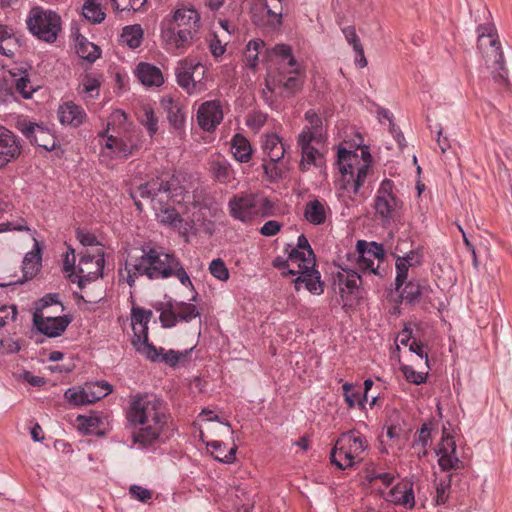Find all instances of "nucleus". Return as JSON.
Segmentation results:
<instances>
[{
    "label": "nucleus",
    "mask_w": 512,
    "mask_h": 512,
    "mask_svg": "<svg viewBox=\"0 0 512 512\" xmlns=\"http://www.w3.org/2000/svg\"><path fill=\"white\" fill-rule=\"evenodd\" d=\"M100 79L96 74H85L78 86V93L85 98H95L99 95Z\"/></svg>",
    "instance_id": "37"
},
{
    "label": "nucleus",
    "mask_w": 512,
    "mask_h": 512,
    "mask_svg": "<svg viewBox=\"0 0 512 512\" xmlns=\"http://www.w3.org/2000/svg\"><path fill=\"white\" fill-rule=\"evenodd\" d=\"M374 260L373 258L360 254L357 262L359 269L364 273L369 272L374 275H379V266H375Z\"/></svg>",
    "instance_id": "54"
},
{
    "label": "nucleus",
    "mask_w": 512,
    "mask_h": 512,
    "mask_svg": "<svg viewBox=\"0 0 512 512\" xmlns=\"http://www.w3.org/2000/svg\"><path fill=\"white\" fill-rule=\"evenodd\" d=\"M420 292V285L409 281L401 291V297L409 302H412L418 298Z\"/></svg>",
    "instance_id": "55"
},
{
    "label": "nucleus",
    "mask_w": 512,
    "mask_h": 512,
    "mask_svg": "<svg viewBox=\"0 0 512 512\" xmlns=\"http://www.w3.org/2000/svg\"><path fill=\"white\" fill-rule=\"evenodd\" d=\"M58 118L62 124L78 127L86 119V112L81 106L69 101L60 105Z\"/></svg>",
    "instance_id": "26"
},
{
    "label": "nucleus",
    "mask_w": 512,
    "mask_h": 512,
    "mask_svg": "<svg viewBox=\"0 0 512 512\" xmlns=\"http://www.w3.org/2000/svg\"><path fill=\"white\" fill-rule=\"evenodd\" d=\"M267 120V116L262 112H254L250 114L246 120V124L254 130H259Z\"/></svg>",
    "instance_id": "62"
},
{
    "label": "nucleus",
    "mask_w": 512,
    "mask_h": 512,
    "mask_svg": "<svg viewBox=\"0 0 512 512\" xmlns=\"http://www.w3.org/2000/svg\"><path fill=\"white\" fill-rule=\"evenodd\" d=\"M401 371L405 379L413 384H422L426 380V376L423 373L415 371L412 367L403 365Z\"/></svg>",
    "instance_id": "53"
},
{
    "label": "nucleus",
    "mask_w": 512,
    "mask_h": 512,
    "mask_svg": "<svg viewBox=\"0 0 512 512\" xmlns=\"http://www.w3.org/2000/svg\"><path fill=\"white\" fill-rule=\"evenodd\" d=\"M357 250L359 254L366 255L378 261H383L385 257L383 246L376 242L367 243L366 241L359 240L357 242Z\"/></svg>",
    "instance_id": "41"
},
{
    "label": "nucleus",
    "mask_w": 512,
    "mask_h": 512,
    "mask_svg": "<svg viewBox=\"0 0 512 512\" xmlns=\"http://www.w3.org/2000/svg\"><path fill=\"white\" fill-rule=\"evenodd\" d=\"M15 88L24 98L28 99L32 96L33 88L30 81L26 77H20L15 81Z\"/></svg>",
    "instance_id": "59"
},
{
    "label": "nucleus",
    "mask_w": 512,
    "mask_h": 512,
    "mask_svg": "<svg viewBox=\"0 0 512 512\" xmlns=\"http://www.w3.org/2000/svg\"><path fill=\"white\" fill-rule=\"evenodd\" d=\"M126 418L131 425L141 427L134 434L135 442L147 446L159 438L168 415L164 402L156 395L138 393L129 398Z\"/></svg>",
    "instance_id": "4"
},
{
    "label": "nucleus",
    "mask_w": 512,
    "mask_h": 512,
    "mask_svg": "<svg viewBox=\"0 0 512 512\" xmlns=\"http://www.w3.org/2000/svg\"><path fill=\"white\" fill-rule=\"evenodd\" d=\"M76 52L81 58L86 59L89 62H94L100 56V49L98 46L89 42L83 36L77 37Z\"/></svg>",
    "instance_id": "40"
},
{
    "label": "nucleus",
    "mask_w": 512,
    "mask_h": 512,
    "mask_svg": "<svg viewBox=\"0 0 512 512\" xmlns=\"http://www.w3.org/2000/svg\"><path fill=\"white\" fill-rule=\"evenodd\" d=\"M153 313L143 308H133L131 313V324L134 333L133 345L136 350L147 359H155L156 347L148 341V323Z\"/></svg>",
    "instance_id": "14"
},
{
    "label": "nucleus",
    "mask_w": 512,
    "mask_h": 512,
    "mask_svg": "<svg viewBox=\"0 0 512 512\" xmlns=\"http://www.w3.org/2000/svg\"><path fill=\"white\" fill-rule=\"evenodd\" d=\"M397 259L404 262L408 266L417 267L422 262V254L418 250H411L404 256H397Z\"/></svg>",
    "instance_id": "60"
},
{
    "label": "nucleus",
    "mask_w": 512,
    "mask_h": 512,
    "mask_svg": "<svg viewBox=\"0 0 512 512\" xmlns=\"http://www.w3.org/2000/svg\"><path fill=\"white\" fill-rule=\"evenodd\" d=\"M273 53L280 57L278 69L266 78V88L275 96L289 98L302 89L304 72L300 64L292 56L290 46L277 44Z\"/></svg>",
    "instance_id": "6"
},
{
    "label": "nucleus",
    "mask_w": 512,
    "mask_h": 512,
    "mask_svg": "<svg viewBox=\"0 0 512 512\" xmlns=\"http://www.w3.org/2000/svg\"><path fill=\"white\" fill-rule=\"evenodd\" d=\"M308 125L303 127L297 136V147L301 151L299 168L307 171L311 165L320 166L322 155L318 146L324 142V131L321 117L312 109L305 112Z\"/></svg>",
    "instance_id": "9"
},
{
    "label": "nucleus",
    "mask_w": 512,
    "mask_h": 512,
    "mask_svg": "<svg viewBox=\"0 0 512 512\" xmlns=\"http://www.w3.org/2000/svg\"><path fill=\"white\" fill-rule=\"evenodd\" d=\"M297 247H298V249H293L291 251V253L297 251L300 254L301 258H303V257L304 258L314 257V254H313V251H312V249L310 247V244H309L307 238L304 235H300L298 237Z\"/></svg>",
    "instance_id": "57"
},
{
    "label": "nucleus",
    "mask_w": 512,
    "mask_h": 512,
    "mask_svg": "<svg viewBox=\"0 0 512 512\" xmlns=\"http://www.w3.org/2000/svg\"><path fill=\"white\" fill-rule=\"evenodd\" d=\"M337 279L343 300H347L346 294H354L362 282L361 276L355 271H345L344 273H338Z\"/></svg>",
    "instance_id": "33"
},
{
    "label": "nucleus",
    "mask_w": 512,
    "mask_h": 512,
    "mask_svg": "<svg viewBox=\"0 0 512 512\" xmlns=\"http://www.w3.org/2000/svg\"><path fill=\"white\" fill-rule=\"evenodd\" d=\"M264 7L268 16L273 18V22L281 23L282 4L281 0H264Z\"/></svg>",
    "instance_id": "48"
},
{
    "label": "nucleus",
    "mask_w": 512,
    "mask_h": 512,
    "mask_svg": "<svg viewBox=\"0 0 512 512\" xmlns=\"http://www.w3.org/2000/svg\"><path fill=\"white\" fill-rule=\"evenodd\" d=\"M262 149L264 155L273 162H280L286 153L282 140L273 133L263 136Z\"/></svg>",
    "instance_id": "29"
},
{
    "label": "nucleus",
    "mask_w": 512,
    "mask_h": 512,
    "mask_svg": "<svg viewBox=\"0 0 512 512\" xmlns=\"http://www.w3.org/2000/svg\"><path fill=\"white\" fill-rule=\"evenodd\" d=\"M477 33L478 49L488 69L491 70L493 80L501 87H509L508 71L504 66V56L495 25L492 23L479 25Z\"/></svg>",
    "instance_id": "8"
},
{
    "label": "nucleus",
    "mask_w": 512,
    "mask_h": 512,
    "mask_svg": "<svg viewBox=\"0 0 512 512\" xmlns=\"http://www.w3.org/2000/svg\"><path fill=\"white\" fill-rule=\"evenodd\" d=\"M331 216V209L323 200L314 199L305 204L304 217L313 225H322Z\"/></svg>",
    "instance_id": "24"
},
{
    "label": "nucleus",
    "mask_w": 512,
    "mask_h": 512,
    "mask_svg": "<svg viewBox=\"0 0 512 512\" xmlns=\"http://www.w3.org/2000/svg\"><path fill=\"white\" fill-rule=\"evenodd\" d=\"M130 195L138 210H142L139 198L149 199L160 223L174 228L180 226L181 205L185 202L187 195L176 180L169 181L164 177H158L141 184L131 191Z\"/></svg>",
    "instance_id": "1"
},
{
    "label": "nucleus",
    "mask_w": 512,
    "mask_h": 512,
    "mask_svg": "<svg viewBox=\"0 0 512 512\" xmlns=\"http://www.w3.org/2000/svg\"><path fill=\"white\" fill-rule=\"evenodd\" d=\"M393 189V181L384 179L380 183L374 199L375 215L385 222L394 219L401 207V201Z\"/></svg>",
    "instance_id": "15"
},
{
    "label": "nucleus",
    "mask_w": 512,
    "mask_h": 512,
    "mask_svg": "<svg viewBox=\"0 0 512 512\" xmlns=\"http://www.w3.org/2000/svg\"><path fill=\"white\" fill-rule=\"evenodd\" d=\"M138 80L147 87H159L164 83V76L160 68L147 63L140 62L135 69Z\"/></svg>",
    "instance_id": "25"
},
{
    "label": "nucleus",
    "mask_w": 512,
    "mask_h": 512,
    "mask_svg": "<svg viewBox=\"0 0 512 512\" xmlns=\"http://www.w3.org/2000/svg\"><path fill=\"white\" fill-rule=\"evenodd\" d=\"M210 177L220 184L228 185L236 180V172L229 160L221 153L210 155L207 161Z\"/></svg>",
    "instance_id": "18"
},
{
    "label": "nucleus",
    "mask_w": 512,
    "mask_h": 512,
    "mask_svg": "<svg viewBox=\"0 0 512 512\" xmlns=\"http://www.w3.org/2000/svg\"><path fill=\"white\" fill-rule=\"evenodd\" d=\"M201 17L192 7L176 9L170 19L164 18L160 24V38L167 51L182 54L198 38Z\"/></svg>",
    "instance_id": "5"
},
{
    "label": "nucleus",
    "mask_w": 512,
    "mask_h": 512,
    "mask_svg": "<svg viewBox=\"0 0 512 512\" xmlns=\"http://www.w3.org/2000/svg\"><path fill=\"white\" fill-rule=\"evenodd\" d=\"M277 163L278 162H273L271 160H269V162H266L264 160V163L262 165L264 173L270 181H276L285 176L284 168L280 165H277Z\"/></svg>",
    "instance_id": "47"
},
{
    "label": "nucleus",
    "mask_w": 512,
    "mask_h": 512,
    "mask_svg": "<svg viewBox=\"0 0 512 512\" xmlns=\"http://www.w3.org/2000/svg\"><path fill=\"white\" fill-rule=\"evenodd\" d=\"M21 153L17 137L0 125V169L16 159Z\"/></svg>",
    "instance_id": "22"
},
{
    "label": "nucleus",
    "mask_w": 512,
    "mask_h": 512,
    "mask_svg": "<svg viewBox=\"0 0 512 512\" xmlns=\"http://www.w3.org/2000/svg\"><path fill=\"white\" fill-rule=\"evenodd\" d=\"M343 396L346 404L349 408H354L356 406V401L359 398L360 390L356 389L353 384L344 383L342 385Z\"/></svg>",
    "instance_id": "50"
},
{
    "label": "nucleus",
    "mask_w": 512,
    "mask_h": 512,
    "mask_svg": "<svg viewBox=\"0 0 512 512\" xmlns=\"http://www.w3.org/2000/svg\"><path fill=\"white\" fill-rule=\"evenodd\" d=\"M255 217H269L275 213V204L267 197L254 194Z\"/></svg>",
    "instance_id": "43"
},
{
    "label": "nucleus",
    "mask_w": 512,
    "mask_h": 512,
    "mask_svg": "<svg viewBox=\"0 0 512 512\" xmlns=\"http://www.w3.org/2000/svg\"><path fill=\"white\" fill-rule=\"evenodd\" d=\"M83 16L92 23H100L105 18V14L101 8L89 1H87L83 6Z\"/></svg>",
    "instance_id": "44"
},
{
    "label": "nucleus",
    "mask_w": 512,
    "mask_h": 512,
    "mask_svg": "<svg viewBox=\"0 0 512 512\" xmlns=\"http://www.w3.org/2000/svg\"><path fill=\"white\" fill-rule=\"evenodd\" d=\"M338 166L341 176L336 182L337 197L346 208H350L356 204L358 196L366 198L362 186L373 174V159L368 147L355 151L339 148Z\"/></svg>",
    "instance_id": "2"
},
{
    "label": "nucleus",
    "mask_w": 512,
    "mask_h": 512,
    "mask_svg": "<svg viewBox=\"0 0 512 512\" xmlns=\"http://www.w3.org/2000/svg\"><path fill=\"white\" fill-rule=\"evenodd\" d=\"M71 319L64 316H44L39 312H35L33 316L34 326L39 332L48 337L60 336L70 324Z\"/></svg>",
    "instance_id": "21"
},
{
    "label": "nucleus",
    "mask_w": 512,
    "mask_h": 512,
    "mask_svg": "<svg viewBox=\"0 0 512 512\" xmlns=\"http://www.w3.org/2000/svg\"><path fill=\"white\" fill-rule=\"evenodd\" d=\"M126 121L127 115L122 110L111 114L103 135V153L107 151L115 157L127 158L141 147L140 131Z\"/></svg>",
    "instance_id": "7"
},
{
    "label": "nucleus",
    "mask_w": 512,
    "mask_h": 512,
    "mask_svg": "<svg viewBox=\"0 0 512 512\" xmlns=\"http://www.w3.org/2000/svg\"><path fill=\"white\" fill-rule=\"evenodd\" d=\"M144 31L139 24L128 25L122 29L120 41L131 49L138 48L143 41Z\"/></svg>",
    "instance_id": "34"
},
{
    "label": "nucleus",
    "mask_w": 512,
    "mask_h": 512,
    "mask_svg": "<svg viewBox=\"0 0 512 512\" xmlns=\"http://www.w3.org/2000/svg\"><path fill=\"white\" fill-rule=\"evenodd\" d=\"M367 447V440L359 432L342 433L331 451V461L340 469L352 467L363 460Z\"/></svg>",
    "instance_id": "10"
},
{
    "label": "nucleus",
    "mask_w": 512,
    "mask_h": 512,
    "mask_svg": "<svg viewBox=\"0 0 512 512\" xmlns=\"http://www.w3.org/2000/svg\"><path fill=\"white\" fill-rule=\"evenodd\" d=\"M156 354H157V356L155 357V359H149V360L152 362L162 361L171 367H175L178 363H180L181 361H184L187 358L189 351L188 350H185L183 352H178L175 350L166 351L162 347H160V348L156 347Z\"/></svg>",
    "instance_id": "39"
},
{
    "label": "nucleus",
    "mask_w": 512,
    "mask_h": 512,
    "mask_svg": "<svg viewBox=\"0 0 512 512\" xmlns=\"http://www.w3.org/2000/svg\"><path fill=\"white\" fill-rule=\"evenodd\" d=\"M141 123L147 129L149 135L152 137L158 131V119L154 114V111L150 108H145L140 118Z\"/></svg>",
    "instance_id": "45"
},
{
    "label": "nucleus",
    "mask_w": 512,
    "mask_h": 512,
    "mask_svg": "<svg viewBox=\"0 0 512 512\" xmlns=\"http://www.w3.org/2000/svg\"><path fill=\"white\" fill-rule=\"evenodd\" d=\"M233 158L240 163H248L252 159L253 148L249 140L242 134L236 133L230 140Z\"/></svg>",
    "instance_id": "30"
},
{
    "label": "nucleus",
    "mask_w": 512,
    "mask_h": 512,
    "mask_svg": "<svg viewBox=\"0 0 512 512\" xmlns=\"http://www.w3.org/2000/svg\"><path fill=\"white\" fill-rule=\"evenodd\" d=\"M20 48L19 37L13 28L0 24V54L13 57Z\"/></svg>",
    "instance_id": "28"
},
{
    "label": "nucleus",
    "mask_w": 512,
    "mask_h": 512,
    "mask_svg": "<svg viewBox=\"0 0 512 512\" xmlns=\"http://www.w3.org/2000/svg\"><path fill=\"white\" fill-rule=\"evenodd\" d=\"M431 438V428L428 424H423L421 429L417 433V439L415 442V446L421 445L423 448L422 455L425 456L427 454V450L425 449L429 443Z\"/></svg>",
    "instance_id": "56"
},
{
    "label": "nucleus",
    "mask_w": 512,
    "mask_h": 512,
    "mask_svg": "<svg viewBox=\"0 0 512 512\" xmlns=\"http://www.w3.org/2000/svg\"><path fill=\"white\" fill-rule=\"evenodd\" d=\"M384 499L406 509H412L415 506L413 484L408 480L397 483L386 493Z\"/></svg>",
    "instance_id": "23"
},
{
    "label": "nucleus",
    "mask_w": 512,
    "mask_h": 512,
    "mask_svg": "<svg viewBox=\"0 0 512 512\" xmlns=\"http://www.w3.org/2000/svg\"><path fill=\"white\" fill-rule=\"evenodd\" d=\"M265 48L263 40L256 38L250 40L244 50V61L250 68H255L259 64V57Z\"/></svg>",
    "instance_id": "36"
},
{
    "label": "nucleus",
    "mask_w": 512,
    "mask_h": 512,
    "mask_svg": "<svg viewBox=\"0 0 512 512\" xmlns=\"http://www.w3.org/2000/svg\"><path fill=\"white\" fill-rule=\"evenodd\" d=\"M64 397L69 403L76 406L87 404L84 398V386L67 389L64 394Z\"/></svg>",
    "instance_id": "49"
},
{
    "label": "nucleus",
    "mask_w": 512,
    "mask_h": 512,
    "mask_svg": "<svg viewBox=\"0 0 512 512\" xmlns=\"http://www.w3.org/2000/svg\"><path fill=\"white\" fill-rule=\"evenodd\" d=\"M23 134L31 143L50 150L54 147V140L50 134L40 125L32 122L23 124Z\"/></svg>",
    "instance_id": "27"
},
{
    "label": "nucleus",
    "mask_w": 512,
    "mask_h": 512,
    "mask_svg": "<svg viewBox=\"0 0 512 512\" xmlns=\"http://www.w3.org/2000/svg\"><path fill=\"white\" fill-rule=\"evenodd\" d=\"M129 493L131 494L132 498L137 499L143 503L148 502L152 498V493L150 490L138 485H132L129 489Z\"/></svg>",
    "instance_id": "58"
},
{
    "label": "nucleus",
    "mask_w": 512,
    "mask_h": 512,
    "mask_svg": "<svg viewBox=\"0 0 512 512\" xmlns=\"http://www.w3.org/2000/svg\"><path fill=\"white\" fill-rule=\"evenodd\" d=\"M106 422V418L98 414L79 415L76 419L78 428L89 434H102Z\"/></svg>",
    "instance_id": "32"
},
{
    "label": "nucleus",
    "mask_w": 512,
    "mask_h": 512,
    "mask_svg": "<svg viewBox=\"0 0 512 512\" xmlns=\"http://www.w3.org/2000/svg\"><path fill=\"white\" fill-rule=\"evenodd\" d=\"M112 391L111 386L106 382H92L84 385V398L86 403H94Z\"/></svg>",
    "instance_id": "35"
},
{
    "label": "nucleus",
    "mask_w": 512,
    "mask_h": 512,
    "mask_svg": "<svg viewBox=\"0 0 512 512\" xmlns=\"http://www.w3.org/2000/svg\"><path fill=\"white\" fill-rule=\"evenodd\" d=\"M281 228L282 224L280 222L276 220H269L260 228V233L263 236L271 237L278 234Z\"/></svg>",
    "instance_id": "63"
},
{
    "label": "nucleus",
    "mask_w": 512,
    "mask_h": 512,
    "mask_svg": "<svg viewBox=\"0 0 512 512\" xmlns=\"http://www.w3.org/2000/svg\"><path fill=\"white\" fill-rule=\"evenodd\" d=\"M210 273L220 281L229 279V270L221 258L213 259L209 265Z\"/></svg>",
    "instance_id": "46"
},
{
    "label": "nucleus",
    "mask_w": 512,
    "mask_h": 512,
    "mask_svg": "<svg viewBox=\"0 0 512 512\" xmlns=\"http://www.w3.org/2000/svg\"><path fill=\"white\" fill-rule=\"evenodd\" d=\"M346 41L352 45L353 50H360V47H362V44L360 42L359 37L356 34V30L353 26H348L343 28L342 30Z\"/></svg>",
    "instance_id": "61"
},
{
    "label": "nucleus",
    "mask_w": 512,
    "mask_h": 512,
    "mask_svg": "<svg viewBox=\"0 0 512 512\" xmlns=\"http://www.w3.org/2000/svg\"><path fill=\"white\" fill-rule=\"evenodd\" d=\"M315 257L301 258L295 251L289 254L288 274L300 276L295 280V289L300 290L302 284H305L307 290L314 294H321L323 288L320 282V273L314 269Z\"/></svg>",
    "instance_id": "12"
},
{
    "label": "nucleus",
    "mask_w": 512,
    "mask_h": 512,
    "mask_svg": "<svg viewBox=\"0 0 512 512\" xmlns=\"http://www.w3.org/2000/svg\"><path fill=\"white\" fill-rule=\"evenodd\" d=\"M41 261L40 251L36 248L35 251L28 252L23 260L22 270L26 279L32 278L38 271Z\"/></svg>",
    "instance_id": "42"
},
{
    "label": "nucleus",
    "mask_w": 512,
    "mask_h": 512,
    "mask_svg": "<svg viewBox=\"0 0 512 512\" xmlns=\"http://www.w3.org/2000/svg\"><path fill=\"white\" fill-rule=\"evenodd\" d=\"M223 119L222 104L219 100H211L202 103L197 111L199 126L206 130H214Z\"/></svg>",
    "instance_id": "20"
},
{
    "label": "nucleus",
    "mask_w": 512,
    "mask_h": 512,
    "mask_svg": "<svg viewBox=\"0 0 512 512\" xmlns=\"http://www.w3.org/2000/svg\"><path fill=\"white\" fill-rule=\"evenodd\" d=\"M409 268H411V266H408L407 264L396 258L395 285L397 291H400L402 285L406 283Z\"/></svg>",
    "instance_id": "51"
},
{
    "label": "nucleus",
    "mask_w": 512,
    "mask_h": 512,
    "mask_svg": "<svg viewBox=\"0 0 512 512\" xmlns=\"http://www.w3.org/2000/svg\"><path fill=\"white\" fill-rule=\"evenodd\" d=\"M29 31L37 38L52 43L56 40L61 30V18L52 11L42 7H34L30 10L26 19Z\"/></svg>",
    "instance_id": "11"
},
{
    "label": "nucleus",
    "mask_w": 512,
    "mask_h": 512,
    "mask_svg": "<svg viewBox=\"0 0 512 512\" xmlns=\"http://www.w3.org/2000/svg\"><path fill=\"white\" fill-rule=\"evenodd\" d=\"M200 316L197 307L186 302H170L160 314V321L165 328H172L178 322H190Z\"/></svg>",
    "instance_id": "17"
},
{
    "label": "nucleus",
    "mask_w": 512,
    "mask_h": 512,
    "mask_svg": "<svg viewBox=\"0 0 512 512\" xmlns=\"http://www.w3.org/2000/svg\"><path fill=\"white\" fill-rule=\"evenodd\" d=\"M104 251L101 247L94 248L93 252H85L78 263L79 286L82 288L86 282L96 280L102 276L104 268Z\"/></svg>",
    "instance_id": "16"
},
{
    "label": "nucleus",
    "mask_w": 512,
    "mask_h": 512,
    "mask_svg": "<svg viewBox=\"0 0 512 512\" xmlns=\"http://www.w3.org/2000/svg\"><path fill=\"white\" fill-rule=\"evenodd\" d=\"M207 447L212 449L211 454L213 455L215 460L222 462V463H227V464H231L235 461V455H236V451H237L236 445H233L228 450L227 453H225V451H224L225 443H223L221 441L214 440V441L208 442Z\"/></svg>",
    "instance_id": "38"
},
{
    "label": "nucleus",
    "mask_w": 512,
    "mask_h": 512,
    "mask_svg": "<svg viewBox=\"0 0 512 512\" xmlns=\"http://www.w3.org/2000/svg\"><path fill=\"white\" fill-rule=\"evenodd\" d=\"M436 456H438V465L442 471L448 470V453L446 451L445 445L441 443L439 447L435 450Z\"/></svg>",
    "instance_id": "64"
},
{
    "label": "nucleus",
    "mask_w": 512,
    "mask_h": 512,
    "mask_svg": "<svg viewBox=\"0 0 512 512\" xmlns=\"http://www.w3.org/2000/svg\"><path fill=\"white\" fill-rule=\"evenodd\" d=\"M230 215L241 222H251L255 218V204L253 193H239L234 195L228 203Z\"/></svg>",
    "instance_id": "19"
},
{
    "label": "nucleus",
    "mask_w": 512,
    "mask_h": 512,
    "mask_svg": "<svg viewBox=\"0 0 512 512\" xmlns=\"http://www.w3.org/2000/svg\"><path fill=\"white\" fill-rule=\"evenodd\" d=\"M163 107L167 112L169 122L175 129H181L185 122V111L178 100L172 97H166L162 101Z\"/></svg>",
    "instance_id": "31"
},
{
    "label": "nucleus",
    "mask_w": 512,
    "mask_h": 512,
    "mask_svg": "<svg viewBox=\"0 0 512 512\" xmlns=\"http://www.w3.org/2000/svg\"><path fill=\"white\" fill-rule=\"evenodd\" d=\"M175 73L178 85L188 94L198 95L206 89V68L199 61L190 58L181 60Z\"/></svg>",
    "instance_id": "13"
},
{
    "label": "nucleus",
    "mask_w": 512,
    "mask_h": 512,
    "mask_svg": "<svg viewBox=\"0 0 512 512\" xmlns=\"http://www.w3.org/2000/svg\"><path fill=\"white\" fill-rule=\"evenodd\" d=\"M208 47L210 53L215 58H219L222 56L226 51V44H223L220 40L219 36L217 34H212L210 38L208 39Z\"/></svg>",
    "instance_id": "52"
},
{
    "label": "nucleus",
    "mask_w": 512,
    "mask_h": 512,
    "mask_svg": "<svg viewBox=\"0 0 512 512\" xmlns=\"http://www.w3.org/2000/svg\"><path fill=\"white\" fill-rule=\"evenodd\" d=\"M135 255H129L126 260L127 283L133 286L139 276L151 280L176 277L180 283L193 287L189 275L174 254L165 253L153 247H143Z\"/></svg>",
    "instance_id": "3"
}]
</instances>
